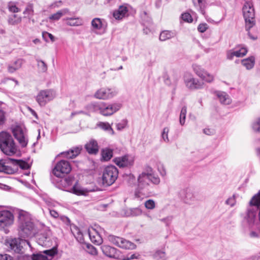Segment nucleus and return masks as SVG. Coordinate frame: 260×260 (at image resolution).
Here are the masks:
<instances>
[{
    "label": "nucleus",
    "instance_id": "nucleus-1",
    "mask_svg": "<svg viewBox=\"0 0 260 260\" xmlns=\"http://www.w3.org/2000/svg\"><path fill=\"white\" fill-rule=\"evenodd\" d=\"M18 235L21 238H31L37 233V228L32 221L30 214L20 210L18 212Z\"/></svg>",
    "mask_w": 260,
    "mask_h": 260
},
{
    "label": "nucleus",
    "instance_id": "nucleus-2",
    "mask_svg": "<svg viewBox=\"0 0 260 260\" xmlns=\"http://www.w3.org/2000/svg\"><path fill=\"white\" fill-rule=\"evenodd\" d=\"M255 10L252 1L245 3V28L248 37L252 40L257 39V29L255 27Z\"/></svg>",
    "mask_w": 260,
    "mask_h": 260
},
{
    "label": "nucleus",
    "instance_id": "nucleus-3",
    "mask_svg": "<svg viewBox=\"0 0 260 260\" xmlns=\"http://www.w3.org/2000/svg\"><path fill=\"white\" fill-rule=\"evenodd\" d=\"M0 149L6 155H13L17 151V146L11 135L6 132L0 133Z\"/></svg>",
    "mask_w": 260,
    "mask_h": 260
},
{
    "label": "nucleus",
    "instance_id": "nucleus-4",
    "mask_svg": "<svg viewBox=\"0 0 260 260\" xmlns=\"http://www.w3.org/2000/svg\"><path fill=\"white\" fill-rule=\"evenodd\" d=\"M152 179L145 174H140L137 178L138 186L135 192L137 198H143L150 196V184Z\"/></svg>",
    "mask_w": 260,
    "mask_h": 260
},
{
    "label": "nucleus",
    "instance_id": "nucleus-5",
    "mask_svg": "<svg viewBox=\"0 0 260 260\" xmlns=\"http://www.w3.org/2000/svg\"><path fill=\"white\" fill-rule=\"evenodd\" d=\"M5 245L10 250L17 253H22L23 249L25 247H30L31 246L28 240L22 239L21 238L8 239L6 241Z\"/></svg>",
    "mask_w": 260,
    "mask_h": 260
},
{
    "label": "nucleus",
    "instance_id": "nucleus-6",
    "mask_svg": "<svg viewBox=\"0 0 260 260\" xmlns=\"http://www.w3.org/2000/svg\"><path fill=\"white\" fill-rule=\"evenodd\" d=\"M118 171L114 166H109L106 167L103 173V183L104 184L110 186L113 184L117 179Z\"/></svg>",
    "mask_w": 260,
    "mask_h": 260
},
{
    "label": "nucleus",
    "instance_id": "nucleus-7",
    "mask_svg": "<svg viewBox=\"0 0 260 260\" xmlns=\"http://www.w3.org/2000/svg\"><path fill=\"white\" fill-rule=\"evenodd\" d=\"M56 96L55 90L52 89L41 90L36 97V100L41 106H45L48 102L53 100Z\"/></svg>",
    "mask_w": 260,
    "mask_h": 260
},
{
    "label": "nucleus",
    "instance_id": "nucleus-8",
    "mask_svg": "<svg viewBox=\"0 0 260 260\" xmlns=\"http://www.w3.org/2000/svg\"><path fill=\"white\" fill-rule=\"evenodd\" d=\"M70 163L66 160H61L57 162L52 170L53 174L58 178H62L71 171Z\"/></svg>",
    "mask_w": 260,
    "mask_h": 260
},
{
    "label": "nucleus",
    "instance_id": "nucleus-9",
    "mask_svg": "<svg viewBox=\"0 0 260 260\" xmlns=\"http://www.w3.org/2000/svg\"><path fill=\"white\" fill-rule=\"evenodd\" d=\"M121 108L120 103L108 104L104 102L100 103V107L99 108V112L105 116H109L113 115Z\"/></svg>",
    "mask_w": 260,
    "mask_h": 260
},
{
    "label": "nucleus",
    "instance_id": "nucleus-10",
    "mask_svg": "<svg viewBox=\"0 0 260 260\" xmlns=\"http://www.w3.org/2000/svg\"><path fill=\"white\" fill-rule=\"evenodd\" d=\"M14 221V216L12 212L7 210L0 211V230L11 226Z\"/></svg>",
    "mask_w": 260,
    "mask_h": 260
},
{
    "label": "nucleus",
    "instance_id": "nucleus-11",
    "mask_svg": "<svg viewBox=\"0 0 260 260\" xmlns=\"http://www.w3.org/2000/svg\"><path fill=\"white\" fill-rule=\"evenodd\" d=\"M117 91L115 88H101L94 93V96L98 99L107 100L115 96Z\"/></svg>",
    "mask_w": 260,
    "mask_h": 260
},
{
    "label": "nucleus",
    "instance_id": "nucleus-12",
    "mask_svg": "<svg viewBox=\"0 0 260 260\" xmlns=\"http://www.w3.org/2000/svg\"><path fill=\"white\" fill-rule=\"evenodd\" d=\"M184 80L186 86L191 90L202 89L204 86L203 82L193 77L190 75L188 76H185Z\"/></svg>",
    "mask_w": 260,
    "mask_h": 260
},
{
    "label": "nucleus",
    "instance_id": "nucleus-13",
    "mask_svg": "<svg viewBox=\"0 0 260 260\" xmlns=\"http://www.w3.org/2000/svg\"><path fill=\"white\" fill-rule=\"evenodd\" d=\"M57 253L56 248L46 250L37 254H34L32 256V260H51Z\"/></svg>",
    "mask_w": 260,
    "mask_h": 260
},
{
    "label": "nucleus",
    "instance_id": "nucleus-14",
    "mask_svg": "<svg viewBox=\"0 0 260 260\" xmlns=\"http://www.w3.org/2000/svg\"><path fill=\"white\" fill-rule=\"evenodd\" d=\"M114 161L120 168L129 167L134 164V159L128 155L116 157Z\"/></svg>",
    "mask_w": 260,
    "mask_h": 260
},
{
    "label": "nucleus",
    "instance_id": "nucleus-15",
    "mask_svg": "<svg viewBox=\"0 0 260 260\" xmlns=\"http://www.w3.org/2000/svg\"><path fill=\"white\" fill-rule=\"evenodd\" d=\"M13 134L15 138L18 140L22 147L26 146L28 143V139L26 134L21 128H17L14 129Z\"/></svg>",
    "mask_w": 260,
    "mask_h": 260
},
{
    "label": "nucleus",
    "instance_id": "nucleus-16",
    "mask_svg": "<svg viewBox=\"0 0 260 260\" xmlns=\"http://www.w3.org/2000/svg\"><path fill=\"white\" fill-rule=\"evenodd\" d=\"M12 163L9 161V158L7 160H0V172H4L8 174H14L17 171V168L11 166Z\"/></svg>",
    "mask_w": 260,
    "mask_h": 260
},
{
    "label": "nucleus",
    "instance_id": "nucleus-17",
    "mask_svg": "<svg viewBox=\"0 0 260 260\" xmlns=\"http://www.w3.org/2000/svg\"><path fill=\"white\" fill-rule=\"evenodd\" d=\"M85 148L90 154H96L99 150V147L96 141L91 139L85 145Z\"/></svg>",
    "mask_w": 260,
    "mask_h": 260
},
{
    "label": "nucleus",
    "instance_id": "nucleus-18",
    "mask_svg": "<svg viewBox=\"0 0 260 260\" xmlns=\"http://www.w3.org/2000/svg\"><path fill=\"white\" fill-rule=\"evenodd\" d=\"M141 174H145L148 177H150L152 179V183L155 185H158L160 183V179L158 176L156 175H155L153 173L152 168L149 166H147L145 167L144 171L142 172Z\"/></svg>",
    "mask_w": 260,
    "mask_h": 260
},
{
    "label": "nucleus",
    "instance_id": "nucleus-19",
    "mask_svg": "<svg viewBox=\"0 0 260 260\" xmlns=\"http://www.w3.org/2000/svg\"><path fill=\"white\" fill-rule=\"evenodd\" d=\"M180 196L186 204H191L194 200L193 193L188 189L182 190L180 192Z\"/></svg>",
    "mask_w": 260,
    "mask_h": 260
},
{
    "label": "nucleus",
    "instance_id": "nucleus-20",
    "mask_svg": "<svg viewBox=\"0 0 260 260\" xmlns=\"http://www.w3.org/2000/svg\"><path fill=\"white\" fill-rule=\"evenodd\" d=\"M101 249L103 253L109 257L116 258L118 256V250L113 247L103 245L101 246Z\"/></svg>",
    "mask_w": 260,
    "mask_h": 260
},
{
    "label": "nucleus",
    "instance_id": "nucleus-21",
    "mask_svg": "<svg viewBox=\"0 0 260 260\" xmlns=\"http://www.w3.org/2000/svg\"><path fill=\"white\" fill-rule=\"evenodd\" d=\"M214 94L217 97L221 104L229 105L231 103L232 100L226 92L221 91H216L214 92Z\"/></svg>",
    "mask_w": 260,
    "mask_h": 260
},
{
    "label": "nucleus",
    "instance_id": "nucleus-22",
    "mask_svg": "<svg viewBox=\"0 0 260 260\" xmlns=\"http://www.w3.org/2000/svg\"><path fill=\"white\" fill-rule=\"evenodd\" d=\"M81 150V147H76L67 151L63 152L61 154L63 155L67 158L72 159L78 156L80 153Z\"/></svg>",
    "mask_w": 260,
    "mask_h": 260
},
{
    "label": "nucleus",
    "instance_id": "nucleus-23",
    "mask_svg": "<svg viewBox=\"0 0 260 260\" xmlns=\"http://www.w3.org/2000/svg\"><path fill=\"white\" fill-rule=\"evenodd\" d=\"M9 161L12 163L13 168H17V170H18V167L23 170H26L29 168L27 162L22 160L9 158Z\"/></svg>",
    "mask_w": 260,
    "mask_h": 260
},
{
    "label": "nucleus",
    "instance_id": "nucleus-24",
    "mask_svg": "<svg viewBox=\"0 0 260 260\" xmlns=\"http://www.w3.org/2000/svg\"><path fill=\"white\" fill-rule=\"evenodd\" d=\"M127 12V8L124 6H121L117 10L113 12V16L116 19H122L126 15Z\"/></svg>",
    "mask_w": 260,
    "mask_h": 260
},
{
    "label": "nucleus",
    "instance_id": "nucleus-25",
    "mask_svg": "<svg viewBox=\"0 0 260 260\" xmlns=\"http://www.w3.org/2000/svg\"><path fill=\"white\" fill-rule=\"evenodd\" d=\"M244 56V47H242L239 49H233L227 52V58L230 60L233 59L234 57H243Z\"/></svg>",
    "mask_w": 260,
    "mask_h": 260
},
{
    "label": "nucleus",
    "instance_id": "nucleus-26",
    "mask_svg": "<svg viewBox=\"0 0 260 260\" xmlns=\"http://www.w3.org/2000/svg\"><path fill=\"white\" fill-rule=\"evenodd\" d=\"M67 25L71 26H78L83 24L82 19L78 17H68L64 19Z\"/></svg>",
    "mask_w": 260,
    "mask_h": 260
},
{
    "label": "nucleus",
    "instance_id": "nucleus-27",
    "mask_svg": "<svg viewBox=\"0 0 260 260\" xmlns=\"http://www.w3.org/2000/svg\"><path fill=\"white\" fill-rule=\"evenodd\" d=\"M103 27V23L101 19L99 18H93L91 22V29L95 32L97 30H101Z\"/></svg>",
    "mask_w": 260,
    "mask_h": 260
},
{
    "label": "nucleus",
    "instance_id": "nucleus-28",
    "mask_svg": "<svg viewBox=\"0 0 260 260\" xmlns=\"http://www.w3.org/2000/svg\"><path fill=\"white\" fill-rule=\"evenodd\" d=\"M23 63V60L22 59H18L13 63L9 64L8 67V70L9 73H12L20 69Z\"/></svg>",
    "mask_w": 260,
    "mask_h": 260
},
{
    "label": "nucleus",
    "instance_id": "nucleus-29",
    "mask_svg": "<svg viewBox=\"0 0 260 260\" xmlns=\"http://www.w3.org/2000/svg\"><path fill=\"white\" fill-rule=\"evenodd\" d=\"M71 232L79 243H83L84 242L83 235L78 227L75 225L73 226L71 228Z\"/></svg>",
    "mask_w": 260,
    "mask_h": 260
},
{
    "label": "nucleus",
    "instance_id": "nucleus-30",
    "mask_svg": "<svg viewBox=\"0 0 260 260\" xmlns=\"http://www.w3.org/2000/svg\"><path fill=\"white\" fill-rule=\"evenodd\" d=\"M176 36L175 31L170 30H164L161 31L159 35V40L161 41H165L174 38Z\"/></svg>",
    "mask_w": 260,
    "mask_h": 260
},
{
    "label": "nucleus",
    "instance_id": "nucleus-31",
    "mask_svg": "<svg viewBox=\"0 0 260 260\" xmlns=\"http://www.w3.org/2000/svg\"><path fill=\"white\" fill-rule=\"evenodd\" d=\"M255 63V56L254 55L245 58V68L246 70H250L253 68Z\"/></svg>",
    "mask_w": 260,
    "mask_h": 260
},
{
    "label": "nucleus",
    "instance_id": "nucleus-32",
    "mask_svg": "<svg viewBox=\"0 0 260 260\" xmlns=\"http://www.w3.org/2000/svg\"><path fill=\"white\" fill-rule=\"evenodd\" d=\"M22 18L20 16L17 14H12L9 16L8 22L9 24L16 25L21 22Z\"/></svg>",
    "mask_w": 260,
    "mask_h": 260
},
{
    "label": "nucleus",
    "instance_id": "nucleus-33",
    "mask_svg": "<svg viewBox=\"0 0 260 260\" xmlns=\"http://www.w3.org/2000/svg\"><path fill=\"white\" fill-rule=\"evenodd\" d=\"M250 204L257 206L258 209V220L260 223V190L251 199Z\"/></svg>",
    "mask_w": 260,
    "mask_h": 260
},
{
    "label": "nucleus",
    "instance_id": "nucleus-34",
    "mask_svg": "<svg viewBox=\"0 0 260 260\" xmlns=\"http://www.w3.org/2000/svg\"><path fill=\"white\" fill-rule=\"evenodd\" d=\"M120 247L123 249H133L136 247L134 243L121 238Z\"/></svg>",
    "mask_w": 260,
    "mask_h": 260
},
{
    "label": "nucleus",
    "instance_id": "nucleus-35",
    "mask_svg": "<svg viewBox=\"0 0 260 260\" xmlns=\"http://www.w3.org/2000/svg\"><path fill=\"white\" fill-rule=\"evenodd\" d=\"M155 260H166V254L164 249L157 250L153 255Z\"/></svg>",
    "mask_w": 260,
    "mask_h": 260
},
{
    "label": "nucleus",
    "instance_id": "nucleus-36",
    "mask_svg": "<svg viewBox=\"0 0 260 260\" xmlns=\"http://www.w3.org/2000/svg\"><path fill=\"white\" fill-rule=\"evenodd\" d=\"M97 125L103 130L108 131L112 135L115 134L114 131L108 122H100L98 123Z\"/></svg>",
    "mask_w": 260,
    "mask_h": 260
},
{
    "label": "nucleus",
    "instance_id": "nucleus-37",
    "mask_svg": "<svg viewBox=\"0 0 260 260\" xmlns=\"http://www.w3.org/2000/svg\"><path fill=\"white\" fill-rule=\"evenodd\" d=\"M102 159L105 161L110 160L113 155V151L108 148L103 149L101 152Z\"/></svg>",
    "mask_w": 260,
    "mask_h": 260
},
{
    "label": "nucleus",
    "instance_id": "nucleus-38",
    "mask_svg": "<svg viewBox=\"0 0 260 260\" xmlns=\"http://www.w3.org/2000/svg\"><path fill=\"white\" fill-rule=\"evenodd\" d=\"M108 240L115 245L120 247V244L121 241V237L110 235L108 237Z\"/></svg>",
    "mask_w": 260,
    "mask_h": 260
},
{
    "label": "nucleus",
    "instance_id": "nucleus-39",
    "mask_svg": "<svg viewBox=\"0 0 260 260\" xmlns=\"http://www.w3.org/2000/svg\"><path fill=\"white\" fill-rule=\"evenodd\" d=\"M67 13L66 10H62L58 11L56 13H54L49 17L50 20H58L63 15Z\"/></svg>",
    "mask_w": 260,
    "mask_h": 260
},
{
    "label": "nucleus",
    "instance_id": "nucleus-40",
    "mask_svg": "<svg viewBox=\"0 0 260 260\" xmlns=\"http://www.w3.org/2000/svg\"><path fill=\"white\" fill-rule=\"evenodd\" d=\"M199 77L201 78L203 80L208 83H211L213 82L214 80V76L210 74L208 72H207L205 70L202 73V75L201 76H199Z\"/></svg>",
    "mask_w": 260,
    "mask_h": 260
},
{
    "label": "nucleus",
    "instance_id": "nucleus-41",
    "mask_svg": "<svg viewBox=\"0 0 260 260\" xmlns=\"http://www.w3.org/2000/svg\"><path fill=\"white\" fill-rule=\"evenodd\" d=\"M199 77L201 78L203 80L208 83H211L213 82L214 80V76L210 74L208 72H207L205 70L202 73V75L201 76H199Z\"/></svg>",
    "mask_w": 260,
    "mask_h": 260
},
{
    "label": "nucleus",
    "instance_id": "nucleus-42",
    "mask_svg": "<svg viewBox=\"0 0 260 260\" xmlns=\"http://www.w3.org/2000/svg\"><path fill=\"white\" fill-rule=\"evenodd\" d=\"M37 66L39 71L41 73H45L48 70V67L46 63L42 60L37 59Z\"/></svg>",
    "mask_w": 260,
    "mask_h": 260
},
{
    "label": "nucleus",
    "instance_id": "nucleus-43",
    "mask_svg": "<svg viewBox=\"0 0 260 260\" xmlns=\"http://www.w3.org/2000/svg\"><path fill=\"white\" fill-rule=\"evenodd\" d=\"M142 213V210L139 208H130L127 211V216H137Z\"/></svg>",
    "mask_w": 260,
    "mask_h": 260
},
{
    "label": "nucleus",
    "instance_id": "nucleus-44",
    "mask_svg": "<svg viewBox=\"0 0 260 260\" xmlns=\"http://www.w3.org/2000/svg\"><path fill=\"white\" fill-rule=\"evenodd\" d=\"M48 239L46 234H43L38 236L37 242L40 245L45 246L48 242Z\"/></svg>",
    "mask_w": 260,
    "mask_h": 260
},
{
    "label": "nucleus",
    "instance_id": "nucleus-45",
    "mask_svg": "<svg viewBox=\"0 0 260 260\" xmlns=\"http://www.w3.org/2000/svg\"><path fill=\"white\" fill-rule=\"evenodd\" d=\"M60 183L63 187H66L70 186L73 181V178L71 177H66L61 178Z\"/></svg>",
    "mask_w": 260,
    "mask_h": 260
},
{
    "label": "nucleus",
    "instance_id": "nucleus-46",
    "mask_svg": "<svg viewBox=\"0 0 260 260\" xmlns=\"http://www.w3.org/2000/svg\"><path fill=\"white\" fill-rule=\"evenodd\" d=\"M192 69L194 72L198 76H201L202 73L205 71V70L201 67V66L194 64L192 65Z\"/></svg>",
    "mask_w": 260,
    "mask_h": 260
},
{
    "label": "nucleus",
    "instance_id": "nucleus-47",
    "mask_svg": "<svg viewBox=\"0 0 260 260\" xmlns=\"http://www.w3.org/2000/svg\"><path fill=\"white\" fill-rule=\"evenodd\" d=\"M128 121L126 119L121 120L119 122L116 124V129L118 131H122L125 128L127 125Z\"/></svg>",
    "mask_w": 260,
    "mask_h": 260
},
{
    "label": "nucleus",
    "instance_id": "nucleus-48",
    "mask_svg": "<svg viewBox=\"0 0 260 260\" xmlns=\"http://www.w3.org/2000/svg\"><path fill=\"white\" fill-rule=\"evenodd\" d=\"M100 107V103L95 104L91 103L86 106V108L90 112H97L99 111V108Z\"/></svg>",
    "mask_w": 260,
    "mask_h": 260
},
{
    "label": "nucleus",
    "instance_id": "nucleus-49",
    "mask_svg": "<svg viewBox=\"0 0 260 260\" xmlns=\"http://www.w3.org/2000/svg\"><path fill=\"white\" fill-rule=\"evenodd\" d=\"M144 205L147 209L152 210L155 207V203L154 200L149 199L145 202Z\"/></svg>",
    "mask_w": 260,
    "mask_h": 260
},
{
    "label": "nucleus",
    "instance_id": "nucleus-50",
    "mask_svg": "<svg viewBox=\"0 0 260 260\" xmlns=\"http://www.w3.org/2000/svg\"><path fill=\"white\" fill-rule=\"evenodd\" d=\"M236 194H233L232 197H229L226 201H225V204L227 205H229L231 207H233L235 205L236 201Z\"/></svg>",
    "mask_w": 260,
    "mask_h": 260
},
{
    "label": "nucleus",
    "instance_id": "nucleus-51",
    "mask_svg": "<svg viewBox=\"0 0 260 260\" xmlns=\"http://www.w3.org/2000/svg\"><path fill=\"white\" fill-rule=\"evenodd\" d=\"M169 132V128L167 127L164 128L161 133V138L164 141L168 143L169 139L168 138V133Z\"/></svg>",
    "mask_w": 260,
    "mask_h": 260
},
{
    "label": "nucleus",
    "instance_id": "nucleus-52",
    "mask_svg": "<svg viewBox=\"0 0 260 260\" xmlns=\"http://www.w3.org/2000/svg\"><path fill=\"white\" fill-rule=\"evenodd\" d=\"M86 247L87 248V251L89 254L93 255L98 254V251L93 246L89 244H86Z\"/></svg>",
    "mask_w": 260,
    "mask_h": 260
},
{
    "label": "nucleus",
    "instance_id": "nucleus-53",
    "mask_svg": "<svg viewBox=\"0 0 260 260\" xmlns=\"http://www.w3.org/2000/svg\"><path fill=\"white\" fill-rule=\"evenodd\" d=\"M89 236L90 237L91 241L93 243H94L98 245H100L101 244L102 242V239L98 235L96 236H93L92 237L90 233L89 232Z\"/></svg>",
    "mask_w": 260,
    "mask_h": 260
},
{
    "label": "nucleus",
    "instance_id": "nucleus-54",
    "mask_svg": "<svg viewBox=\"0 0 260 260\" xmlns=\"http://www.w3.org/2000/svg\"><path fill=\"white\" fill-rule=\"evenodd\" d=\"M23 14H27L28 15H33L34 14V10H33V5L32 4H28L25 10L23 12Z\"/></svg>",
    "mask_w": 260,
    "mask_h": 260
},
{
    "label": "nucleus",
    "instance_id": "nucleus-55",
    "mask_svg": "<svg viewBox=\"0 0 260 260\" xmlns=\"http://www.w3.org/2000/svg\"><path fill=\"white\" fill-rule=\"evenodd\" d=\"M252 129L254 132L260 133V118L257 119L253 123Z\"/></svg>",
    "mask_w": 260,
    "mask_h": 260
},
{
    "label": "nucleus",
    "instance_id": "nucleus-56",
    "mask_svg": "<svg viewBox=\"0 0 260 260\" xmlns=\"http://www.w3.org/2000/svg\"><path fill=\"white\" fill-rule=\"evenodd\" d=\"M42 37L46 42H48V38H50L51 42H53L55 41L54 37L51 34H50L47 31H43L42 32Z\"/></svg>",
    "mask_w": 260,
    "mask_h": 260
},
{
    "label": "nucleus",
    "instance_id": "nucleus-57",
    "mask_svg": "<svg viewBox=\"0 0 260 260\" xmlns=\"http://www.w3.org/2000/svg\"><path fill=\"white\" fill-rule=\"evenodd\" d=\"M181 18L183 20L187 22H191L192 18L189 13H184L181 15Z\"/></svg>",
    "mask_w": 260,
    "mask_h": 260
},
{
    "label": "nucleus",
    "instance_id": "nucleus-58",
    "mask_svg": "<svg viewBox=\"0 0 260 260\" xmlns=\"http://www.w3.org/2000/svg\"><path fill=\"white\" fill-rule=\"evenodd\" d=\"M9 10L13 13H16L20 11L19 9L13 3H10L8 5Z\"/></svg>",
    "mask_w": 260,
    "mask_h": 260
},
{
    "label": "nucleus",
    "instance_id": "nucleus-59",
    "mask_svg": "<svg viewBox=\"0 0 260 260\" xmlns=\"http://www.w3.org/2000/svg\"><path fill=\"white\" fill-rule=\"evenodd\" d=\"M208 26L206 23H201L198 27V30L200 32H204L208 29Z\"/></svg>",
    "mask_w": 260,
    "mask_h": 260
},
{
    "label": "nucleus",
    "instance_id": "nucleus-60",
    "mask_svg": "<svg viewBox=\"0 0 260 260\" xmlns=\"http://www.w3.org/2000/svg\"><path fill=\"white\" fill-rule=\"evenodd\" d=\"M72 189L73 192L77 195L82 194L83 193V191L75 185L72 187Z\"/></svg>",
    "mask_w": 260,
    "mask_h": 260
},
{
    "label": "nucleus",
    "instance_id": "nucleus-61",
    "mask_svg": "<svg viewBox=\"0 0 260 260\" xmlns=\"http://www.w3.org/2000/svg\"><path fill=\"white\" fill-rule=\"evenodd\" d=\"M172 219V217L168 216L166 218L160 219V220L161 222L165 223L166 226H169L170 225V224L171 223Z\"/></svg>",
    "mask_w": 260,
    "mask_h": 260
},
{
    "label": "nucleus",
    "instance_id": "nucleus-62",
    "mask_svg": "<svg viewBox=\"0 0 260 260\" xmlns=\"http://www.w3.org/2000/svg\"><path fill=\"white\" fill-rule=\"evenodd\" d=\"M5 120V112L0 110V125L3 124Z\"/></svg>",
    "mask_w": 260,
    "mask_h": 260
},
{
    "label": "nucleus",
    "instance_id": "nucleus-63",
    "mask_svg": "<svg viewBox=\"0 0 260 260\" xmlns=\"http://www.w3.org/2000/svg\"><path fill=\"white\" fill-rule=\"evenodd\" d=\"M137 258V256L136 254H132L127 255L126 257H124L123 258V260H132Z\"/></svg>",
    "mask_w": 260,
    "mask_h": 260
},
{
    "label": "nucleus",
    "instance_id": "nucleus-64",
    "mask_svg": "<svg viewBox=\"0 0 260 260\" xmlns=\"http://www.w3.org/2000/svg\"><path fill=\"white\" fill-rule=\"evenodd\" d=\"M260 259V252L247 258V260H258Z\"/></svg>",
    "mask_w": 260,
    "mask_h": 260
}]
</instances>
